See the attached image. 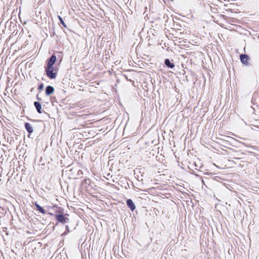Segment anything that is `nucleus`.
Instances as JSON below:
<instances>
[{"instance_id":"f257e3e1","label":"nucleus","mask_w":259,"mask_h":259,"mask_svg":"<svg viewBox=\"0 0 259 259\" xmlns=\"http://www.w3.org/2000/svg\"><path fill=\"white\" fill-rule=\"evenodd\" d=\"M56 61V57L55 55H52L51 57L47 60V66L46 68H52L53 65Z\"/></svg>"},{"instance_id":"f03ea898","label":"nucleus","mask_w":259,"mask_h":259,"mask_svg":"<svg viewBox=\"0 0 259 259\" xmlns=\"http://www.w3.org/2000/svg\"><path fill=\"white\" fill-rule=\"evenodd\" d=\"M46 72L47 76L51 79H54L56 77V73L54 72V68H46Z\"/></svg>"},{"instance_id":"7ed1b4c3","label":"nucleus","mask_w":259,"mask_h":259,"mask_svg":"<svg viewBox=\"0 0 259 259\" xmlns=\"http://www.w3.org/2000/svg\"><path fill=\"white\" fill-rule=\"evenodd\" d=\"M56 219L58 222L63 224L66 223L68 220L67 218L65 217L63 214H58L56 215Z\"/></svg>"},{"instance_id":"20e7f679","label":"nucleus","mask_w":259,"mask_h":259,"mask_svg":"<svg viewBox=\"0 0 259 259\" xmlns=\"http://www.w3.org/2000/svg\"><path fill=\"white\" fill-rule=\"evenodd\" d=\"M240 58L241 61L242 62V63L246 64V65H248V60L249 58L247 55H245V54H242L240 56Z\"/></svg>"},{"instance_id":"39448f33","label":"nucleus","mask_w":259,"mask_h":259,"mask_svg":"<svg viewBox=\"0 0 259 259\" xmlns=\"http://www.w3.org/2000/svg\"><path fill=\"white\" fill-rule=\"evenodd\" d=\"M126 204L128 207L131 209L132 211H133L135 209V205L131 199H128L126 201Z\"/></svg>"},{"instance_id":"423d86ee","label":"nucleus","mask_w":259,"mask_h":259,"mask_svg":"<svg viewBox=\"0 0 259 259\" xmlns=\"http://www.w3.org/2000/svg\"><path fill=\"white\" fill-rule=\"evenodd\" d=\"M54 92V89L52 86H48L46 89V94L47 95H50L53 94Z\"/></svg>"},{"instance_id":"0eeeda50","label":"nucleus","mask_w":259,"mask_h":259,"mask_svg":"<svg viewBox=\"0 0 259 259\" xmlns=\"http://www.w3.org/2000/svg\"><path fill=\"white\" fill-rule=\"evenodd\" d=\"M25 127L29 134L33 133V130L31 124L28 122H26L25 124Z\"/></svg>"},{"instance_id":"6e6552de","label":"nucleus","mask_w":259,"mask_h":259,"mask_svg":"<svg viewBox=\"0 0 259 259\" xmlns=\"http://www.w3.org/2000/svg\"><path fill=\"white\" fill-rule=\"evenodd\" d=\"M34 105L37 111L39 113H41L42 112H41V106L40 104L37 102H35L34 103Z\"/></svg>"},{"instance_id":"1a4fd4ad","label":"nucleus","mask_w":259,"mask_h":259,"mask_svg":"<svg viewBox=\"0 0 259 259\" xmlns=\"http://www.w3.org/2000/svg\"><path fill=\"white\" fill-rule=\"evenodd\" d=\"M35 205L36 207L37 210L39 211V212L43 214H45L46 213L45 209L42 207H41L39 204L35 203Z\"/></svg>"},{"instance_id":"9d476101","label":"nucleus","mask_w":259,"mask_h":259,"mask_svg":"<svg viewBox=\"0 0 259 259\" xmlns=\"http://www.w3.org/2000/svg\"><path fill=\"white\" fill-rule=\"evenodd\" d=\"M165 64L168 67L172 68L175 65L173 63H171L169 59H166L165 60Z\"/></svg>"},{"instance_id":"9b49d317","label":"nucleus","mask_w":259,"mask_h":259,"mask_svg":"<svg viewBox=\"0 0 259 259\" xmlns=\"http://www.w3.org/2000/svg\"><path fill=\"white\" fill-rule=\"evenodd\" d=\"M59 20L60 21V22H61V24H62L64 26L66 27V25H65V23H64V22L63 21V19H62V18L61 17L59 16Z\"/></svg>"},{"instance_id":"f8f14e48","label":"nucleus","mask_w":259,"mask_h":259,"mask_svg":"<svg viewBox=\"0 0 259 259\" xmlns=\"http://www.w3.org/2000/svg\"><path fill=\"white\" fill-rule=\"evenodd\" d=\"M43 88H44V85H43V84L41 83V84H40L39 85L38 89L39 90H42L43 89Z\"/></svg>"}]
</instances>
